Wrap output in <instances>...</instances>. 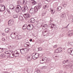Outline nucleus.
Returning a JSON list of instances; mask_svg holds the SVG:
<instances>
[{"mask_svg": "<svg viewBox=\"0 0 73 73\" xmlns=\"http://www.w3.org/2000/svg\"><path fill=\"white\" fill-rule=\"evenodd\" d=\"M8 24L9 26H11V25H12L13 24V21H12V20H10L8 22Z\"/></svg>", "mask_w": 73, "mask_h": 73, "instance_id": "obj_11", "label": "nucleus"}, {"mask_svg": "<svg viewBox=\"0 0 73 73\" xmlns=\"http://www.w3.org/2000/svg\"><path fill=\"white\" fill-rule=\"evenodd\" d=\"M29 42H27L25 43V44H24V46L25 47H28V46H29Z\"/></svg>", "mask_w": 73, "mask_h": 73, "instance_id": "obj_17", "label": "nucleus"}, {"mask_svg": "<svg viewBox=\"0 0 73 73\" xmlns=\"http://www.w3.org/2000/svg\"><path fill=\"white\" fill-rule=\"evenodd\" d=\"M31 1H35V0H31Z\"/></svg>", "mask_w": 73, "mask_h": 73, "instance_id": "obj_62", "label": "nucleus"}, {"mask_svg": "<svg viewBox=\"0 0 73 73\" xmlns=\"http://www.w3.org/2000/svg\"><path fill=\"white\" fill-rule=\"evenodd\" d=\"M33 28V25L29 24L27 26V29L28 31H31Z\"/></svg>", "mask_w": 73, "mask_h": 73, "instance_id": "obj_1", "label": "nucleus"}, {"mask_svg": "<svg viewBox=\"0 0 73 73\" xmlns=\"http://www.w3.org/2000/svg\"><path fill=\"white\" fill-rule=\"evenodd\" d=\"M5 6H2L0 12H3V11H5Z\"/></svg>", "mask_w": 73, "mask_h": 73, "instance_id": "obj_16", "label": "nucleus"}, {"mask_svg": "<svg viewBox=\"0 0 73 73\" xmlns=\"http://www.w3.org/2000/svg\"><path fill=\"white\" fill-rule=\"evenodd\" d=\"M47 32V31H46V30L45 31H44V33H46Z\"/></svg>", "mask_w": 73, "mask_h": 73, "instance_id": "obj_51", "label": "nucleus"}, {"mask_svg": "<svg viewBox=\"0 0 73 73\" xmlns=\"http://www.w3.org/2000/svg\"><path fill=\"white\" fill-rule=\"evenodd\" d=\"M35 56L37 58H38L39 56V54L38 53H36L35 54Z\"/></svg>", "mask_w": 73, "mask_h": 73, "instance_id": "obj_28", "label": "nucleus"}, {"mask_svg": "<svg viewBox=\"0 0 73 73\" xmlns=\"http://www.w3.org/2000/svg\"><path fill=\"white\" fill-rule=\"evenodd\" d=\"M5 56V55L4 53H2L1 55V56L2 58H4Z\"/></svg>", "mask_w": 73, "mask_h": 73, "instance_id": "obj_24", "label": "nucleus"}, {"mask_svg": "<svg viewBox=\"0 0 73 73\" xmlns=\"http://www.w3.org/2000/svg\"><path fill=\"white\" fill-rule=\"evenodd\" d=\"M23 16L25 20H27L28 19H29V17H31V15H30V14H29L27 13L23 15Z\"/></svg>", "mask_w": 73, "mask_h": 73, "instance_id": "obj_2", "label": "nucleus"}, {"mask_svg": "<svg viewBox=\"0 0 73 73\" xmlns=\"http://www.w3.org/2000/svg\"><path fill=\"white\" fill-rule=\"evenodd\" d=\"M30 20L31 22L32 23H34L36 21H35V19L33 18H32L30 19Z\"/></svg>", "mask_w": 73, "mask_h": 73, "instance_id": "obj_19", "label": "nucleus"}, {"mask_svg": "<svg viewBox=\"0 0 73 73\" xmlns=\"http://www.w3.org/2000/svg\"><path fill=\"white\" fill-rule=\"evenodd\" d=\"M25 50L26 53H27L28 52V49H27L26 48H25Z\"/></svg>", "mask_w": 73, "mask_h": 73, "instance_id": "obj_34", "label": "nucleus"}, {"mask_svg": "<svg viewBox=\"0 0 73 73\" xmlns=\"http://www.w3.org/2000/svg\"><path fill=\"white\" fill-rule=\"evenodd\" d=\"M3 48H0V53L3 52Z\"/></svg>", "mask_w": 73, "mask_h": 73, "instance_id": "obj_33", "label": "nucleus"}, {"mask_svg": "<svg viewBox=\"0 0 73 73\" xmlns=\"http://www.w3.org/2000/svg\"><path fill=\"white\" fill-rule=\"evenodd\" d=\"M55 52H56V53H58V52H59L58 50L57 49H56L55 50Z\"/></svg>", "mask_w": 73, "mask_h": 73, "instance_id": "obj_43", "label": "nucleus"}, {"mask_svg": "<svg viewBox=\"0 0 73 73\" xmlns=\"http://www.w3.org/2000/svg\"><path fill=\"white\" fill-rule=\"evenodd\" d=\"M69 62V60H64L62 62V64H66V63H67V62Z\"/></svg>", "mask_w": 73, "mask_h": 73, "instance_id": "obj_18", "label": "nucleus"}, {"mask_svg": "<svg viewBox=\"0 0 73 73\" xmlns=\"http://www.w3.org/2000/svg\"><path fill=\"white\" fill-rule=\"evenodd\" d=\"M43 59H44V61H45V58H43Z\"/></svg>", "mask_w": 73, "mask_h": 73, "instance_id": "obj_56", "label": "nucleus"}, {"mask_svg": "<svg viewBox=\"0 0 73 73\" xmlns=\"http://www.w3.org/2000/svg\"><path fill=\"white\" fill-rule=\"evenodd\" d=\"M52 20H50V23H51V22H52Z\"/></svg>", "mask_w": 73, "mask_h": 73, "instance_id": "obj_55", "label": "nucleus"}, {"mask_svg": "<svg viewBox=\"0 0 73 73\" xmlns=\"http://www.w3.org/2000/svg\"><path fill=\"white\" fill-rule=\"evenodd\" d=\"M38 51H40V50H42V48L41 47H39L38 48Z\"/></svg>", "mask_w": 73, "mask_h": 73, "instance_id": "obj_35", "label": "nucleus"}, {"mask_svg": "<svg viewBox=\"0 0 73 73\" xmlns=\"http://www.w3.org/2000/svg\"><path fill=\"white\" fill-rule=\"evenodd\" d=\"M27 27H23V29L24 30H25V29H27Z\"/></svg>", "mask_w": 73, "mask_h": 73, "instance_id": "obj_38", "label": "nucleus"}, {"mask_svg": "<svg viewBox=\"0 0 73 73\" xmlns=\"http://www.w3.org/2000/svg\"><path fill=\"white\" fill-rule=\"evenodd\" d=\"M69 36H71L73 34V31L72 30L71 31H70L68 32Z\"/></svg>", "mask_w": 73, "mask_h": 73, "instance_id": "obj_15", "label": "nucleus"}, {"mask_svg": "<svg viewBox=\"0 0 73 73\" xmlns=\"http://www.w3.org/2000/svg\"><path fill=\"white\" fill-rule=\"evenodd\" d=\"M20 52L21 54H25L26 53V52H25V48L21 49Z\"/></svg>", "mask_w": 73, "mask_h": 73, "instance_id": "obj_10", "label": "nucleus"}, {"mask_svg": "<svg viewBox=\"0 0 73 73\" xmlns=\"http://www.w3.org/2000/svg\"><path fill=\"white\" fill-rule=\"evenodd\" d=\"M9 28H7L5 29V31L6 33H8V32H9Z\"/></svg>", "mask_w": 73, "mask_h": 73, "instance_id": "obj_22", "label": "nucleus"}, {"mask_svg": "<svg viewBox=\"0 0 73 73\" xmlns=\"http://www.w3.org/2000/svg\"><path fill=\"white\" fill-rule=\"evenodd\" d=\"M33 58L34 60H36V59H37V57L35 56H34L33 57Z\"/></svg>", "mask_w": 73, "mask_h": 73, "instance_id": "obj_37", "label": "nucleus"}, {"mask_svg": "<svg viewBox=\"0 0 73 73\" xmlns=\"http://www.w3.org/2000/svg\"><path fill=\"white\" fill-rule=\"evenodd\" d=\"M62 8V7H59L57 8V10L58 11H60V10H61V9Z\"/></svg>", "mask_w": 73, "mask_h": 73, "instance_id": "obj_25", "label": "nucleus"}, {"mask_svg": "<svg viewBox=\"0 0 73 73\" xmlns=\"http://www.w3.org/2000/svg\"><path fill=\"white\" fill-rule=\"evenodd\" d=\"M47 1H50V0H47Z\"/></svg>", "mask_w": 73, "mask_h": 73, "instance_id": "obj_57", "label": "nucleus"}, {"mask_svg": "<svg viewBox=\"0 0 73 73\" xmlns=\"http://www.w3.org/2000/svg\"><path fill=\"white\" fill-rule=\"evenodd\" d=\"M52 25H53V26H55V25H54V24H52Z\"/></svg>", "mask_w": 73, "mask_h": 73, "instance_id": "obj_59", "label": "nucleus"}, {"mask_svg": "<svg viewBox=\"0 0 73 73\" xmlns=\"http://www.w3.org/2000/svg\"><path fill=\"white\" fill-rule=\"evenodd\" d=\"M63 6L64 7H65L67 5L66 4H64L63 5Z\"/></svg>", "mask_w": 73, "mask_h": 73, "instance_id": "obj_41", "label": "nucleus"}, {"mask_svg": "<svg viewBox=\"0 0 73 73\" xmlns=\"http://www.w3.org/2000/svg\"><path fill=\"white\" fill-rule=\"evenodd\" d=\"M71 68L72 69H73V65H72L71 66Z\"/></svg>", "mask_w": 73, "mask_h": 73, "instance_id": "obj_50", "label": "nucleus"}, {"mask_svg": "<svg viewBox=\"0 0 73 73\" xmlns=\"http://www.w3.org/2000/svg\"><path fill=\"white\" fill-rule=\"evenodd\" d=\"M28 8L27 7H24L21 8V9H22L23 12H26V11H28Z\"/></svg>", "mask_w": 73, "mask_h": 73, "instance_id": "obj_6", "label": "nucleus"}, {"mask_svg": "<svg viewBox=\"0 0 73 73\" xmlns=\"http://www.w3.org/2000/svg\"><path fill=\"white\" fill-rule=\"evenodd\" d=\"M18 3H19V4H25V0H20V1H18Z\"/></svg>", "mask_w": 73, "mask_h": 73, "instance_id": "obj_7", "label": "nucleus"}, {"mask_svg": "<svg viewBox=\"0 0 73 73\" xmlns=\"http://www.w3.org/2000/svg\"><path fill=\"white\" fill-rule=\"evenodd\" d=\"M51 28H53V27H51Z\"/></svg>", "mask_w": 73, "mask_h": 73, "instance_id": "obj_61", "label": "nucleus"}, {"mask_svg": "<svg viewBox=\"0 0 73 73\" xmlns=\"http://www.w3.org/2000/svg\"><path fill=\"white\" fill-rule=\"evenodd\" d=\"M45 14H46V12H43L41 14V16H44L45 15Z\"/></svg>", "mask_w": 73, "mask_h": 73, "instance_id": "obj_23", "label": "nucleus"}, {"mask_svg": "<svg viewBox=\"0 0 73 73\" xmlns=\"http://www.w3.org/2000/svg\"><path fill=\"white\" fill-rule=\"evenodd\" d=\"M39 73H41V71L40 70V72H39Z\"/></svg>", "mask_w": 73, "mask_h": 73, "instance_id": "obj_58", "label": "nucleus"}, {"mask_svg": "<svg viewBox=\"0 0 73 73\" xmlns=\"http://www.w3.org/2000/svg\"><path fill=\"white\" fill-rule=\"evenodd\" d=\"M2 41H5V38H3L2 39Z\"/></svg>", "mask_w": 73, "mask_h": 73, "instance_id": "obj_39", "label": "nucleus"}, {"mask_svg": "<svg viewBox=\"0 0 73 73\" xmlns=\"http://www.w3.org/2000/svg\"><path fill=\"white\" fill-rule=\"evenodd\" d=\"M12 55L13 56H11V58H13V57L14 56H15V53H14V54H12Z\"/></svg>", "mask_w": 73, "mask_h": 73, "instance_id": "obj_44", "label": "nucleus"}, {"mask_svg": "<svg viewBox=\"0 0 73 73\" xmlns=\"http://www.w3.org/2000/svg\"><path fill=\"white\" fill-rule=\"evenodd\" d=\"M30 41H31V42L32 41V39H31L30 40Z\"/></svg>", "mask_w": 73, "mask_h": 73, "instance_id": "obj_52", "label": "nucleus"}, {"mask_svg": "<svg viewBox=\"0 0 73 73\" xmlns=\"http://www.w3.org/2000/svg\"><path fill=\"white\" fill-rule=\"evenodd\" d=\"M51 13L52 14H54V10L51 9Z\"/></svg>", "mask_w": 73, "mask_h": 73, "instance_id": "obj_32", "label": "nucleus"}, {"mask_svg": "<svg viewBox=\"0 0 73 73\" xmlns=\"http://www.w3.org/2000/svg\"><path fill=\"white\" fill-rule=\"evenodd\" d=\"M42 60H40V63H41V64H44V62H42Z\"/></svg>", "mask_w": 73, "mask_h": 73, "instance_id": "obj_48", "label": "nucleus"}, {"mask_svg": "<svg viewBox=\"0 0 73 73\" xmlns=\"http://www.w3.org/2000/svg\"><path fill=\"white\" fill-rule=\"evenodd\" d=\"M58 51L59 52H61L62 51V49L61 47H59L58 49Z\"/></svg>", "mask_w": 73, "mask_h": 73, "instance_id": "obj_21", "label": "nucleus"}, {"mask_svg": "<svg viewBox=\"0 0 73 73\" xmlns=\"http://www.w3.org/2000/svg\"><path fill=\"white\" fill-rule=\"evenodd\" d=\"M11 37L12 38H13V39H15V38H16V37H17V36H16V33H12L11 34Z\"/></svg>", "mask_w": 73, "mask_h": 73, "instance_id": "obj_4", "label": "nucleus"}, {"mask_svg": "<svg viewBox=\"0 0 73 73\" xmlns=\"http://www.w3.org/2000/svg\"><path fill=\"white\" fill-rule=\"evenodd\" d=\"M2 7V5H0V12L1 11V9Z\"/></svg>", "mask_w": 73, "mask_h": 73, "instance_id": "obj_46", "label": "nucleus"}, {"mask_svg": "<svg viewBox=\"0 0 73 73\" xmlns=\"http://www.w3.org/2000/svg\"><path fill=\"white\" fill-rule=\"evenodd\" d=\"M33 58V56L32 55H31L29 56H28L27 57V60L28 61H31L32 60V58Z\"/></svg>", "mask_w": 73, "mask_h": 73, "instance_id": "obj_5", "label": "nucleus"}, {"mask_svg": "<svg viewBox=\"0 0 73 73\" xmlns=\"http://www.w3.org/2000/svg\"><path fill=\"white\" fill-rule=\"evenodd\" d=\"M27 24H25L23 26V27H27Z\"/></svg>", "mask_w": 73, "mask_h": 73, "instance_id": "obj_42", "label": "nucleus"}, {"mask_svg": "<svg viewBox=\"0 0 73 73\" xmlns=\"http://www.w3.org/2000/svg\"><path fill=\"white\" fill-rule=\"evenodd\" d=\"M68 52H69V53H72V54H71L70 53V54L71 55H73V49L70 48L68 50Z\"/></svg>", "mask_w": 73, "mask_h": 73, "instance_id": "obj_14", "label": "nucleus"}, {"mask_svg": "<svg viewBox=\"0 0 73 73\" xmlns=\"http://www.w3.org/2000/svg\"><path fill=\"white\" fill-rule=\"evenodd\" d=\"M57 56H55V57H57Z\"/></svg>", "mask_w": 73, "mask_h": 73, "instance_id": "obj_63", "label": "nucleus"}, {"mask_svg": "<svg viewBox=\"0 0 73 73\" xmlns=\"http://www.w3.org/2000/svg\"><path fill=\"white\" fill-rule=\"evenodd\" d=\"M41 61H44V59H42Z\"/></svg>", "mask_w": 73, "mask_h": 73, "instance_id": "obj_53", "label": "nucleus"}, {"mask_svg": "<svg viewBox=\"0 0 73 73\" xmlns=\"http://www.w3.org/2000/svg\"><path fill=\"white\" fill-rule=\"evenodd\" d=\"M19 19L20 20H23L24 18H23V17L22 16H20L19 17Z\"/></svg>", "mask_w": 73, "mask_h": 73, "instance_id": "obj_29", "label": "nucleus"}, {"mask_svg": "<svg viewBox=\"0 0 73 73\" xmlns=\"http://www.w3.org/2000/svg\"><path fill=\"white\" fill-rule=\"evenodd\" d=\"M19 17V14H15L13 15V17L14 19H16L17 18Z\"/></svg>", "mask_w": 73, "mask_h": 73, "instance_id": "obj_20", "label": "nucleus"}, {"mask_svg": "<svg viewBox=\"0 0 73 73\" xmlns=\"http://www.w3.org/2000/svg\"><path fill=\"white\" fill-rule=\"evenodd\" d=\"M57 45H55L54 46V48H57Z\"/></svg>", "mask_w": 73, "mask_h": 73, "instance_id": "obj_47", "label": "nucleus"}, {"mask_svg": "<svg viewBox=\"0 0 73 73\" xmlns=\"http://www.w3.org/2000/svg\"><path fill=\"white\" fill-rule=\"evenodd\" d=\"M42 4L41 3H39L38 4V6H37L38 8L40 9L41 7Z\"/></svg>", "mask_w": 73, "mask_h": 73, "instance_id": "obj_27", "label": "nucleus"}, {"mask_svg": "<svg viewBox=\"0 0 73 73\" xmlns=\"http://www.w3.org/2000/svg\"><path fill=\"white\" fill-rule=\"evenodd\" d=\"M65 16V14H62V15L60 16V17H62V18H64Z\"/></svg>", "mask_w": 73, "mask_h": 73, "instance_id": "obj_31", "label": "nucleus"}, {"mask_svg": "<svg viewBox=\"0 0 73 73\" xmlns=\"http://www.w3.org/2000/svg\"><path fill=\"white\" fill-rule=\"evenodd\" d=\"M69 25V24H68V25L67 26V27H66V28H67V27H68V26Z\"/></svg>", "mask_w": 73, "mask_h": 73, "instance_id": "obj_60", "label": "nucleus"}, {"mask_svg": "<svg viewBox=\"0 0 73 73\" xmlns=\"http://www.w3.org/2000/svg\"><path fill=\"white\" fill-rule=\"evenodd\" d=\"M5 54H9V53L8 52V51H6L5 52Z\"/></svg>", "mask_w": 73, "mask_h": 73, "instance_id": "obj_40", "label": "nucleus"}, {"mask_svg": "<svg viewBox=\"0 0 73 73\" xmlns=\"http://www.w3.org/2000/svg\"><path fill=\"white\" fill-rule=\"evenodd\" d=\"M68 44H69L70 45V42H68Z\"/></svg>", "mask_w": 73, "mask_h": 73, "instance_id": "obj_54", "label": "nucleus"}, {"mask_svg": "<svg viewBox=\"0 0 73 73\" xmlns=\"http://www.w3.org/2000/svg\"><path fill=\"white\" fill-rule=\"evenodd\" d=\"M9 8L10 9H11V10L15 9V7H14V5H10L9 6Z\"/></svg>", "mask_w": 73, "mask_h": 73, "instance_id": "obj_12", "label": "nucleus"}, {"mask_svg": "<svg viewBox=\"0 0 73 73\" xmlns=\"http://www.w3.org/2000/svg\"><path fill=\"white\" fill-rule=\"evenodd\" d=\"M14 53L15 54L14 56H15V57H18V56H19V55H20V53L17 52V51H15L14 52Z\"/></svg>", "mask_w": 73, "mask_h": 73, "instance_id": "obj_9", "label": "nucleus"}, {"mask_svg": "<svg viewBox=\"0 0 73 73\" xmlns=\"http://www.w3.org/2000/svg\"><path fill=\"white\" fill-rule=\"evenodd\" d=\"M33 1L32 2V4L33 5H36V1Z\"/></svg>", "mask_w": 73, "mask_h": 73, "instance_id": "obj_30", "label": "nucleus"}, {"mask_svg": "<svg viewBox=\"0 0 73 73\" xmlns=\"http://www.w3.org/2000/svg\"><path fill=\"white\" fill-rule=\"evenodd\" d=\"M37 73H40V70H37L36 71Z\"/></svg>", "mask_w": 73, "mask_h": 73, "instance_id": "obj_49", "label": "nucleus"}, {"mask_svg": "<svg viewBox=\"0 0 73 73\" xmlns=\"http://www.w3.org/2000/svg\"><path fill=\"white\" fill-rule=\"evenodd\" d=\"M35 12H37L39 9H40L37 6H35L34 8Z\"/></svg>", "mask_w": 73, "mask_h": 73, "instance_id": "obj_13", "label": "nucleus"}, {"mask_svg": "<svg viewBox=\"0 0 73 73\" xmlns=\"http://www.w3.org/2000/svg\"><path fill=\"white\" fill-rule=\"evenodd\" d=\"M17 37L18 39L19 40L21 39V38H22L21 36L20 35H18L17 36Z\"/></svg>", "mask_w": 73, "mask_h": 73, "instance_id": "obj_26", "label": "nucleus"}, {"mask_svg": "<svg viewBox=\"0 0 73 73\" xmlns=\"http://www.w3.org/2000/svg\"><path fill=\"white\" fill-rule=\"evenodd\" d=\"M35 11L34 9V8H31L30 9V12L31 13L32 15H34L35 14Z\"/></svg>", "mask_w": 73, "mask_h": 73, "instance_id": "obj_8", "label": "nucleus"}, {"mask_svg": "<svg viewBox=\"0 0 73 73\" xmlns=\"http://www.w3.org/2000/svg\"><path fill=\"white\" fill-rule=\"evenodd\" d=\"M46 8H48V7L46 5H44L43 6V8L46 9Z\"/></svg>", "mask_w": 73, "mask_h": 73, "instance_id": "obj_36", "label": "nucleus"}, {"mask_svg": "<svg viewBox=\"0 0 73 73\" xmlns=\"http://www.w3.org/2000/svg\"><path fill=\"white\" fill-rule=\"evenodd\" d=\"M15 11L17 12H19V11H21V7L20 5H19L18 7H15Z\"/></svg>", "mask_w": 73, "mask_h": 73, "instance_id": "obj_3", "label": "nucleus"}, {"mask_svg": "<svg viewBox=\"0 0 73 73\" xmlns=\"http://www.w3.org/2000/svg\"><path fill=\"white\" fill-rule=\"evenodd\" d=\"M43 27L44 28H45V26H43Z\"/></svg>", "mask_w": 73, "mask_h": 73, "instance_id": "obj_64", "label": "nucleus"}, {"mask_svg": "<svg viewBox=\"0 0 73 73\" xmlns=\"http://www.w3.org/2000/svg\"><path fill=\"white\" fill-rule=\"evenodd\" d=\"M70 45H72V46H73V42H70Z\"/></svg>", "mask_w": 73, "mask_h": 73, "instance_id": "obj_45", "label": "nucleus"}]
</instances>
